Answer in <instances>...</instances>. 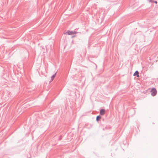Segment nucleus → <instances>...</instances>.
Instances as JSON below:
<instances>
[{
  "mask_svg": "<svg viewBox=\"0 0 158 158\" xmlns=\"http://www.w3.org/2000/svg\"><path fill=\"white\" fill-rule=\"evenodd\" d=\"M77 33V32L76 31H69L65 32L64 34L65 35H73L76 34Z\"/></svg>",
  "mask_w": 158,
  "mask_h": 158,
  "instance_id": "f257e3e1",
  "label": "nucleus"
},
{
  "mask_svg": "<svg viewBox=\"0 0 158 158\" xmlns=\"http://www.w3.org/2000/svg\"><path fill=\"white\" fill-rule=\"evenodd\" d=\"M151 92L152 93L151 94L152 96H155L156 94L157 93L156 89L154 88L152 89Z\"/></svg>",
  "mask_w": 158,
  "mask_h": 158,
  "instance_id": "f03ea898",
  "label": "nucleus"
},
{
  "mask_svg": "<svg viewBox=\"0 0 158 158\" xmlns=\"http://www.w3.org/2000/svg\"><path fill=\"white\" fill-rule=\"evenodd\" d=\"M105 111L104 109H102L100 111V114L101 115H103L105 114Z\"/></svg>",
  "mask_w": 158,
  "mask_h": 158,
  "instance_id": "7ed1b4c3",
  "label": "nucleus"
},
{
  "mask_svg": "<svg viewBox=\"0 0 158 158\" xmlns=\"http://www.w3.org/2000/svg\"><path fill=\"white\" fill-rule=\"evenodd\" d=\"M139 72L137 71H136L134 73V76H136L137 77H139Z\"/></svg>",
  "mask_w": 158,
  "mask_h": 158,
  "instance_id": "20e7f679",
  "label": "nucleus"
},
{
  "mask_svg": "<svg viewBox=\"0 0 158 158\" xmlns=\"http://www.w3.org/2000/svg\"><path fill=\"white\" fill-rule=\"evenodd\" d=\"M56 73H55L54 75H53L51 77V81H52L54 79V77H55L56 76Z\"/></svg>",
  "mask_w": 158,
  "mask_h": 158,
  "instance_id": "39448f33",
  "label": "nucleus"
},
{
  "mask_svg": "<svg viewBox=\"0 0 158 158\" xmlns=\"http://www.w3.org/2000/svg\"><path fill=\"white\" fill-rule=\"evenodd\" d=\"M149 2H150L155 3V4H156L157 3V1H153V0H149Z\"/></svg>",
  "mask_w": 158,
  "mask_h": 158,
  "instance_id": "423d86ee",
  "label": "nucleus"
},
{
  "mask_svg": "<svg viewBox=\"0 0 158 158\" xmlns=\"http://www.w3.org/2000/svg\"><path fill=\"white\" fill-rule=\"evenodd\" d=\"M101 118V116H98L97 117L96 120L97 121H98L99 119H100Z\"/></svg>",
  "mask_w": 158,
  "mask_h": 158,
  "instance_id": "0eeeda50",
  "label": "nucleus"
},
{
  "mask_svg": "<svg viewBox=\"0 0 158 158\" xmlns=\"http://www.w3.org/2000/svg\"><path fill=\"white\" fill-rule=\"evenodd\" d=\"M75 37V36H72V38H73V37Z\"/></svg>",
  "mask_w": 158,
  "mask_h": 158,
  "instance_id": "6e6552de",
  "label": "nucleus"
}]
</instances>
